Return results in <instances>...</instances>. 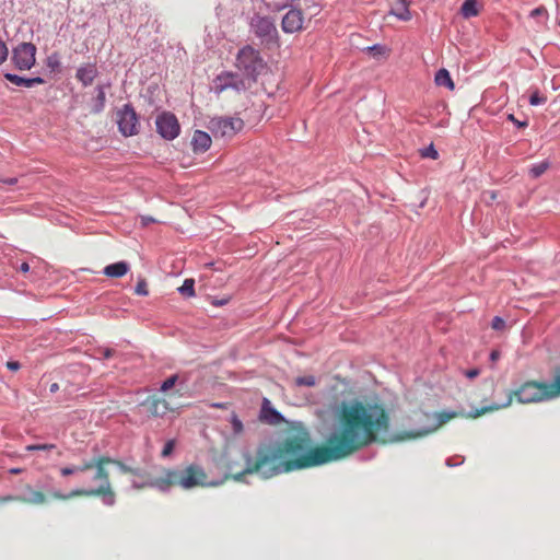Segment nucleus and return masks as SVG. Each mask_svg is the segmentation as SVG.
Masks as SVG:
<instances>
[{
  "instance_id": "de8ad7c7",
  "label": "nucleus",
  "mask_w": 560,
  "mask_h": 560,
  "mask_svg": "<svg viewBox=\"0 0 560 560\" xmlns=\"http://www.w3.org/2000/svg\"><path fill=\"white\" fill-rule=\"evenodd\" d=\"M4 183L7 184H10V185H13L16 183V178H9V179H5Z\"/></svg>"
},
{
  "instance_id": "39448f33",
  "label": "nucleus",
  "mask_w": 560,
  "mask_h": 560,
  "mask_svg": "<svg viewBox=\"0 0 560 560\" xmlns=\"http://www.w3.org/2000/svg\"><path fill=\"white\" fill-rule=\"evenodd\" d=\"M236 67L247 78L256 81L257 75L265 69L266 63L259 51L247 45L240 49L236 56Z\"/></svg>"
},
{
  "instance_id": "7ed1b4c3",
  "label": "nucleus",
  "mask_w": 560,
  "mask_h": 560,
  "mask_svg": "<svg viewBox=\"0 0 560 560\" xmlns=\"http://www.w3.org/2000/svg\"><path fill=\"white\" fill-rule=\"evenodd\" d=\"M116 466L122 474H129L138 478L132 480V488L138 490L154 488L161 492H167L173 487L189 490L207 486V472L198 464H189L182 469L163 467L161 476L154 478L145 470L130 467L121 460L116 462Z\"/></svg>"
},
{
  "instance_id": "c03bdc74",
  "label": "nucleus",
  "mask_w": 560,
  "mask_h": 560,
  "mask_svg": "<svg viewBox=\"0 0 560 560\" xmlns=\"http://www.w3.org/2000/svg\"><path fill=\"white\" fill-rule=\"evenodd\" d=\"M114 354V351L112 349H105L104 352H103V355L105 359H109L112 358Z\"/></svg>"
},
{
  "instance_id": "423d86ee",
  "label": "nucleus",
  "mask_w": 560,
  "mask_h": 560,
  "mask_svg": "<svg viewBox=\"0 0 560 560\" xmlns=\"http://www.w3.org/2000/svg\"><path fill=\"white\" fill-rule=\"evenodd\" d=\"M244 127L240 117H213L209 121V129L214 137L232 138Z\"/></svg>"
},
{
  "instance_id": "c85d7f7f",
  "label": "nucleus",
  "mask_w": 560,
  "mask_h": 560,
  "mask_svg": "<svg viewBox=\"0 0 560 560\" xmlns=\"http://www.w3.org/2000/svg\"><path fill=\"white\" fill-rule=\"evenodd\" d=\"M55 444H31L25 447L26 451L33 452V451H50L55 448Z\"/></svg>"
},
{
  "instance_id": "7c9ffc66",
  "label": "nucleus",
  "mask_w": 560,
  "mask_h": 560,
  "mask_svg": "<svg viewBox=\"0 0 560 560\" xmlns=\"http://www.w3.org/2000/svg\"><path fill=\"white\" fill-rule=\"evenodd\" d=\"M177 380H178V376H177V375H172V376H170L168 378H166V380L162 383V385H161V390H162V392H167V390H170L171 388H173V387L175 386V384H176Z\"/></svg>"
},
{
  "instance_id": "2eb2a0df",
  "label": "nucleus",
  "mask_w": 560,
  "mask_h": 560,
  "mask_svg": "<svg viewBox=\"0 0 560 560\" xmlns=\"http://www.w3.org/2000/svg\"><path fill=\"white\" fill-rule=\"evenodd\" d=\"M259 418L261 421L272 425L280 424L283 421V417L271 406L267 398L262 400Z\"/></svg>"
},
{
  "instance_id": "bb28decb",
  "label": "nucleus",
  "mask_w": 560,
  "mask_h": 560,
  "mask_svg": "<svg viewBox=\"0 0 560 560\" xmlns=\"http://www.w3.org/2000/svg\"><path fill=\"white\" fill-rule=\"evenodd\" d=\"M368 51L373 56H385L388 54V49L383 45H373L371 47H368Z\"/></svg>"
},
{
  "instance_id": "20e7f679",
  "label": "nucleus",
  "mask_w": 560,
  "mask_h": 560,
  "mask_svg": "<svg viewBox=\"0 0 560 560\" xmlns=\"http://www.w3.org/2000/svg\"><path fill=\"white\" fill-rule=\"evenodd\" d=\"M116 462L120 460L108 456H98L92 458L91 460H86V465H90L91 469L95 468L96 471L94 474L93 480L100 481V487L94 489H73L69 493H62L60 490H52L49 492V498L56 501H68L79 497H97L102 498L106 505H114L116 501V494L113 490L109 472L106 469V465H116Z\"/></svg>"
},
{
  "instance_id": "09e8293b",
  "label": "nucleus",
  "mask_w": 560,
  "mask_h": 560,
  "mask_svg": "<svg viewBox=\"0 0 560 560\" xmlns=\"http://www.w3.org/2000/svg\"><path fill=\"white\" fill-rule=\"evenodd\" d=\"M285 7H287V4L281 5V7H277V8H276V10H278V11H279V10H282V9H284Z\"/></svg>"
},
{
  "instance_id": "f03ea898",
  "label": "nucleus",
  "mask_w": 560,
  "mask_h": 560,
  "mask_svg": "<svg viewBox=\"0 0 560 560\" xmlns=\"http://www.w3.org/2000/svg\"><path fill=\"white\" fill-rule=\"evenodd\" d=\"M559 387V378L556 375L551 383L539 382V381H526L521 384L517 388L510 390L508 394L506 401L499 405L492 404L481 409H476L475 411L466 415L464 411H440L432 415V417L436 420V422L432 427L419 429V430H410L405 432L404 434L396 438V441H407L415 440L419 438L427 436L442 425L447 423L448 421L456 418H478L485 413L498 411L500 409L506 408L512 405L514 400L518 404L528 405V404H537L546 400H550L560 396Z\"/></svg>"
},
{
  "instance_id": "5701e85b",
  "label": "nucleus",
  "mask_w": 560,
  "mask_h": 560,
  "mask_svg": "<svg viewBox=\"0 0 560 560\" xmlns=\"http://www.w3.org/2000/svg\"><path fill=\"white\" fill-rule=\"evenodd\" d=\"M178 291L182 295L191 298L195 295V280L194 279H186L182 287L178 288Z\"/></svg>"
},
{
  "instance_id": "6ab92c4d",
  "label": "nucleus",
  "mask_w": 560,
  "mask_h": 560,
  "mask_svg": "<svg viewBox=\"0 0 560 560\" xmlns=\"http://www.w3.org/2000/svg\"><path fill=\"white\" fill-rule=\"evenodd\" d=\"M4 78L8 81H10L11 83H13V84H15L18 86L32 88V86H34L36 84H43L44 83V80L42 78H39V77L26 79V78H22L20 75H16V74L5 73Z\"/></svg>"
},
{
  "instance_id": "c756f323",
  "label": "nucleus",
  "mask_w": 560,
  "mask_h": 560,
  "mask_svg": "<svg viewBox=\"0 0 560 560\" xmlns=\"http://www.w3.org/2000/svg\"><path fill=\"white\" fill-rule=\"evenodd\" d=\"M135 292L136 294L138 295H148L149 294V291H148V283L145 281V279H140L136 285V289H135Z\"/></svg>"
},
{
  "instance_id": "f704fd0d",
  "label": "nucleus",
  "mask_w": 560,
  "mask_h": 560,
  "mask_svg": "<svg viewBox=\"0 0 560 560\" xmlns=\"http://www.w3.org/2000/svg\"><path fill=\"white\" fill-rule=\"evenodd\" d=\"M174 447H175V442H174L173 440L167 441V442L165 443V445H164L163 450H162L161 455H162L163 457H167V456H170V455L173 453Z\"/></svg>"
},
{
  "instance_id": "f8f14e48",
  "label": "nucleus",
  "mask_w": 560,
  "mask_h": 560,
  "mask_svg": "<svg viewBox=\"0 0 560 560\" xmlns=\"http://www.w3.org/2000/svg\"><path fill=\"white\" fill-rule=\"evenodd\" d=\"M304 16L301 10L292 9L282 19L281 27L284 33H295L303 30Z\"/></svg>"
},
{
  "instance_id": "aec40b11",
  "label": "nucleus",
  "mask_w": 560,
  "mask_h": 560,
  "mask_svg": "<svg viewBox=\"0 0 560 560\" xmlns=\"http://www.w3.org/2000/svg\"><path fill=\"white\" fill-rule=\"evenodd\" d=\"M128 264L125 261L108 265L104 269V275L110 278H120L128 272Z\"/></svg>"
},
{
  "instance_id": "9d476101",
  "label": "nucleus",
  "mask_w": 560,
  "mask_h": 560,
  "mask_svg": "<svg viewBox=\"0 0 560 560\" xmlns=\"http://www.w3.org/2000/svg\"><path fill=\"white\" fill-rule=\"evenodd\" d=\"M156 130L162 138L173 140L179 135L180 126L176 116L170 112H164L156 117Z\"/></svg>"
},
{
  "instance_id": "9b49d317",
  "label": "nucleus",
  "mask_w": 560,
  "mask_h": 560,
  "mask_svg": "<svg viewBox=\"0 0 560 560\" xmlns=\"http://www.w3.org/2000/svg\"><path fill=\"white\" fill-rule=\"evenodd\" d=\"M26 491L30 493V497H20V495H0V504L10 503V502H21L28 505H44L48 503L49 493L46 494L42 490L33 489L30 485L25 487Z\"/></svg>"
},
{
  "instance_id": "a19ab883",
  "label": "nucleus",
  "mask_w": 560,
  "mask_h": 560,
  "mask_svg": "<svg viewBox=\"0 0 560 560\" xmlns=\"http://www.w3.org/2000/svg\"><path fill=\"white\" fill-rule=\"evenodd\" d=\"M501 357V353L499 350H492L490 353V360L494 363L497 362Z\"/></svg>"
},
{
  "instance_id": "1a4fd4ad",
  "label": "nucleus",
  "mask_w": 560,
  "mask_h": 560,
  "mask_svg": "<svg viewBox=\"0 0 560 560\" xmlns=\"http://www.w3.org/2000/svg\"><path fill=\"white\" fill-rule=\"evenodd\" d=\"M36 47L31 43H21L13 49L12 61L20 70H28L35 63Z\"/></svg>"
},
{
  "instance_id": "72a5a7b5",
  "label": "nucleus",
  "mask_w": 560,
  "mask_h": 560,
  "mask_svg": "<svg viewBox=\"0 0 560 560\" xmlns=\"http://www.w3.org/2000/svg\"><path fill=\"white\" fill-rule=\"evenodd\" d=\"M231 424H232L233 432H234L235 434H240V433H242V432H243L244 427H243V423H242V421L238 419V417H237V416H235V415H233V416H232Z\"/></svg>"
},
{
  "instance_id": "4468645a",
  "label": "nucleus",
  "mask_w": 560,
  "mask_h": 560,
  "mask_svg": "<svg viewBox=\"0 0 560 560\" xmlns=\"http://www.w3.org/2000/svg\"><path fill=\"white\" fill-rule=\"evenodd\" d=\"M142 405L153 417H163L167 412L173 411V407L170 402L165 398H160L156 395L149 396Z\"/></svg>"
},
{
  "instance_id": "473e14b6",
  "label": "nucleus",
  "mask_w": 560,
  "mask_h": 560,
  "mask_svg": "<svg viewBox=\"0 0 560 560\" xmlns=\"http://www.w3.org/2000/svg\"><path fill=\"white\" fill-rule=\"evenodd\" d=\"M96 100H97L96 112H101L104 108V104H105V92L102 86H97Z\"/></svg>"
},
{
  "instance_id": "a18cd8bd",
  "label": "nucleus",
  "mask_w": 560,
  "mask_h": 560,
  "mask_svg": "<svg viewBox=\"0 0 560 560\" xmlns=\"http://www.w3.org/2000/svg\"><path fill=\"white\" fill-rule=\"evenodd\" d=\"M49 390H50V393H52V394H54V393H56V392H58V390H59V385H58V383H52V384L50 385V387H49Z\"/></svg>"
},
{
  "instance_id": "79ce46f5",
  "label": "nucleus",
  "mask_w": 560,
  "mask_h": 560,
  "mask_svg": "<svg viewBox=\"0 0 560 560\" xmlns=\"http://www.w3.org/2000/svg\"><path fill=\"white\" fill-rule=\"evenodd\" d=\"M19 270L23 273H26L30 270V265L27 262H22Z\"/></svg>"
},
{
  "instance_id": "4be33fe9",
  "label": "nucleus",
  "mask_w": 560,
  "mask_h": 560,
  "mask_svg": "<svg viewBox=\"0 0 560 560\" xmlns=\"http://www.w3.org/2000/svg\"><path fill=\"white\" fill-rule=\"evenodd\" d=\"M460 12L466 19L477 16L479 14L477 0H466L460 8Z\"/></svg>"
},
{
  "instance_id": "c9c22d12",
  "label": "nucleus",
  "mask_w": 560,
  "mask_h": 560,
  "mask_svg": "<svg viewBox=\"0 0 560 560\" xmlns=\"http://www.w3.org/2000/svg\"><path fill=\"white\" fill-rule=\"evenodd\" d=\"M491 327L494 329V330H503L505 328V322L503 318L499 317V316H495L493 319H492V323H491Z\"/></svg>"
},
{
  "instance_id": "ea45409f",
  "label": "nucleus",
  "mask_w": 560,
  "mask_h": 560,
  "mask_svg": "<svg viewBox=\"0 0 560 560\" xmlns=\"http://www.w3.org/2000/svg\"><path fill=\"white\" fill-rule=\"evenodd\" d=\"M7 368L9 370L15 372V371H18L21 368V365H20V363L18 361H8L7 362Z\"/></svg>"
},
{
  "instance_id": "f257e3e1",
  "label": "nucleus",
  "mask_w": 560,
  "mask_h": 560,
  "mask_svg": "<svg viewBox=\"0 0 560 560\" xmlns=\"http://www.w3.org/2000/svg\"><path fill=\"white\" fill-rule=\"evenodd\" d=\"M390 416L383 404L354 400L340 409L338 428L322 445L312 446L310 432L302 428L281 442L259 444L254 452L242 453L244 467L231 464L233 479L243 481L247 475L270 479L294 470L337 462L373 443L397 442L406 431L389 435Z\"/></svg>"
},
{
  "instance_id": "6e6552de",
  "label": "nucleus",
  "mask_w": 560,
  "mask_h": 560,
  "mask_svg": "<svg viewBox=\"0 0 560 560\" xmlns=\"http://www.w3.org/2000/svg\"><path fill=\"white\" fill-rule=\"evenodd\" d=\"M250 27L255 35L262 43H271L278 37V32L273 21L268 16L255 15L252 18Z\"/></svg>"
},
{
  "instance_id": "e433bc0d",
  "label": "nucleus",
  "mask_w": 560,
  "mask_h": 560,
  "mask_svg": "<svg viewBox=\"0 0 560 560\" xmlns=\"http://www.w3.org/2000/svg\"><path fill=\"white\" fill-rule=\"evenodd\" d=\"M8 55H9L8 47H7L5 43L0 38V65H2L7 60Z\"/></svg>"
},
{
  "instance_id": "dca6fc26",
  "label": "nucleus",
  "mask_w": 560,
  "mask_h": 560,
  "mask_svg": "<svg viewBox=\"0 0 560 560\" xmlns=\"http://www.w3.org/2000/svg\"><path fill=\"white\" fill-rule=\"evenodd\" d=\"M411 3L412 0H393L389 14L401 21H409L411 19L409 10Z\"/></svg>"
},
{
  "instance_id": "cd10ccee",
  "label": "nucleus",
  "mask_w": 560,
  "mask_h": 560,
  "mask_svg": "<svg viewBox=\"0 0 560 560\" xmlns=\"http://www.w3.org/2000/svg\"><path fill=\"white\" fill-rule=\"evenodd\" d=\"M546 101H547V97L544 95H540L537 90L529 97V104L532 106H537V105L544 104Z\"/></svg>"
},
{
  "instance_id": "412c9836",
  "label": "nucleus",
  "mask_w": 560,
  "mask_h": 560,
  "mask_svg": "<svg viewBox=\"0 0 560 560\" xmlns=\"http://www.w3.org/2000/svg\"><path fill=\"white\" fill-rule=\"evenodd\" d=\"M434 82L438 86H444L450 91L455 89V84L451 78L450 72L446 69H440L434 77Z\"/></svg>"
},
{
  "instance_id": "393cba45",
  "label": "nucleus",
  "mask_w": 560,
  "mask_h": 560,
  "mask_svg": "<svg viewBox=\"0 0 560 560\" xmlns=\"http://www.w3.org/2000/svg\"><path fill=\"white\" fill-rule=\"evenodd\" d=\"M550 167V163L548 161H544L541 163L535 164L529 168V175L533 178H538L541 176L548 168Z\"/></svg>"
},
{
  "instance_id": "f3484780",
  "label": "nucleus",
  "mask_w": 560,
  "mask_h": 560,
  "mask_svg": "<svg viewBox=\"0 0 560 560\" xmlns=\"http://www.w3.org/2000/svg\"><path fill=\"white\" fill-rule=\"evenodd\" d=\"M97 75V68L95 63H86L77 70L75 78L84 85H91Z\"/></svg>"
},
{
  "instance_id": "a211bd4d",
  "label": "nucleus",
  "mask_w": 560,
  "mask_h": 560,
  "mask_svg": "<svg viewBox=\"0 0 560 560\" xmlns=\"http://www.w3.org/2000/svg\"><path fill=\"white\" fill-rule=\"evenodd\" d=\"M192 150L196 153L206 152L211 145L210 136L201 130H196L191 139Z\"/></svg>"
},
{
  "instance_id": "2f4dec72",
  "label": "nucleus",
  "mask_w": 560,
  "mask_h": 560,
  "mask_svg": "<svg viewBox=\"0 0 560 560\" xmlns=\"http://www.w3.org/2000/svg\"><path fill=\"white\" fill-rule=\"evenodd\" d=\"M422 158H430L432 160H436L439 158V153L433 147V144H430L428 148L421 151Z\"/></svg>"
},
{
  "instance_id": "37998d69",
  "label": "nucleus",
  "mask_w": 560,
  "mask_h": 560,
  "mask_svg": "<svg viewBox=\"0 0 560 560\" xmlns=\"http://www.w3.org/2000/svg\"><path fill=\"white\" fill-rule=\"evenodd\" d=\"M23 471H24V469L20 468V467L9 469V472L11 475H19V474H22Z\"/></svg>"
},
{
  "instance_id": "b1692460",
  "label": "nucleus",
  "mask_w": 560,
  "mask_h": 560,
  "mask_svg": "<svg viewBox=\"0 0 560 560\" xmlns=\"http://www.w3.org/2000/svg\"><path fill=\"white\" fill-rule=\"evenodd\" d=\"M90 469H91V466L86 465V462H84L80 466L63 467L60 469V474H61V476L67 477V476L73 475L75 472H79V471L83 472V471H88Z\"/></svg>"
},
{
  "instance_id": "4c0bfd02",
  "label": "nucleus",
  "mask_w": 560,
  "mask_h": 560,
  "mask_svg": "<svg viewBox=\"0 0 560 560\" xmlns=\"http://www.w3.org/2000/svg\"><path fill=\"white\" fill-rule=\"evenodd\" d=\"M540 15H548V12L546 10L545 7L540 5L536 9H534L532 12H530V16L532 18H537V16H540Z\"/></svg>"
},
{
  "instance_id": "8fccbe9b",
  "label": "nucleus",
  "mask_w": 560,
  "mask_h": 560,
  "mask_svg": "<svg viewBox=\"0 0 560 560\" xmlns=\"http://www.w3.org/2000/svg\"><path fill=\"white\" fill-rule=\"evenodd\" d=\"M423 416H424L427 419H429V418L431 417V415H430V413H428V412H424V413H423Z\"/></svg>"
},
{
  "instance_id": "58836bf2",
  "label": "nucleus",
  "mask_w": 560,
  "mask_h": 560,
  "mask_svg": "<svg viewBox=\"0 0 560 560\" xmlns=\"http://www.w3.org/2000/svg\"><path fill=\"white\" fill-rule=\"evenodd\" d=\"M479 374H480V370H479V369H471V370H467V371L465 372V375H466L468 378H475V377H477Z\"/></svg>"
},
{
  "instance_id": "49530a36",
  "label": "nucleus",
  "mask_w": 560,
  "mask_h": 560,
  "mask_svg": "<svg viewBox=\"0 0 560 560\" xmlns=\"http://www.w3.org/2000/svg\"><path fill=\"white\" fill-rule=\"evenodd\" d=\"M510 119H511V120H514V121L518 125V127H525V126L527 125V122H520V121H516V120L514 119V116H513V115H510Z\"/></svg>"
},
{
  "instance_id": "3c124183",
  "label": "nucleus",
  "mask_w": 560,
  "mask_h": 560,
  "mask_svg": "<svg viewBox=\"0 0 560 560\" xmlns=\"http://www.w3.org/2000/svg\"><path fill=\"white\" fill-rule=\"evenodd\" d=\"M558 378H559V387H558V389L560 390V375H558Z\"/></svg>"
},
{
  "instance_id": "a878e982",
  "label": "nucleus",
  "mask_w": 560,
  "mask_h": 560,
  "mask_svg": "<svg viewBox=\"0 0 560 560\" xmlns=\"http://www.w3.org/2000/svg\"><path fill=\"white\" fill-rule=\"evenodd\" d=\"M295 384L299 386H308L312 387L316 384V380L313 375L299 376L295 380Z\"/></svg>"
},
{
  "instance_id": "0eeeda50",
  "label": "nucleus",
  "mask_w": 560,
  "mask_h": 560,
  "mask_svg": "<svg viewBox=\"0 0 560 560\" xmlns=\"http://www.w3.org/2000/svg\"><path fill=\"white\" fill-rule=\"evenodd\" d=\"M117 124L119 131L125 137L135 136L139 132V119L130 104H125L122 108L117 112Z\"/></svg>"
},
{
  "instance_id": "ddd939ff",
  "label": "nucleus",
  "mask_w": 560,
  "mask_h": 560,
  "mask_svg": "<svg viewBox=\"0 0 560 560\" xmlns=\"http://www.w3.org/2000/svg\"><path fill=\"white\" fill-rule=\"evenodd\" d=\"M214 83L218 92H223L230 88L235 89L236 91L246 89L244 80L240 79L236 73L232 72H224L218 75Z\"/></svg>"
}]
</instances>
